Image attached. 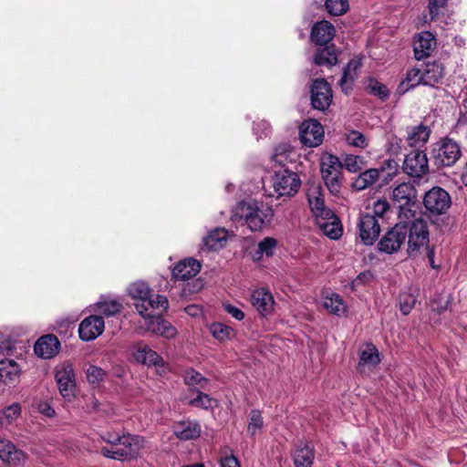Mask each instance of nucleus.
Returning a JSON list of instances; mask_svg holds the SVG:
<instances>
[{
  "mask_svg": "<svg viewBox=\"0 0 467 467\" xmlns=\"http://www.w3.org/2000/svg\"><path fill=\"white\" fill-rule=\"evenodd\" d=\"M274 217L271 205L254 200L238 202L233 209L232 218L244 220L247 227L253 231H259L268 225Z\"/></svg>",
  "mask_w": 467,
  "mask_h": 467,
  "instance_id": "f257e3e1",
  "label": "nucleus"
},
{
  "mask_svg": "<svg viewBox=\"0 0 467 467\" xmlns=\"http://www.w3.org/2000/svg\"><path fill=\"white\" fill-rule=\"evenodd\" d=\"M128 293L135 300V308L141 317L152 316L168 308L166 296L153 294L145 282L132 283L128 288Z\"/></svg>",
  "mask_w": 467,
  "mask_h": 467,
  "instance_id": "f03ea898",
  "label": "nucleus"
},
{
  "mask_svg": "<svg viewBox=\"0 0 467 467\" xmlns=\"http://www.w3.org/2000/svg\"><path fill=\"white\" fill-rule=\"evenodd\" d=\"M390 200L398 209L399 220L407 221L416 216L417 190L412 183H400L392 190Z\"/></svg>",
  "mask_w": 467,
  "mask_h": 467,
  "instance_id": "7ed1b4c3",
  "label": "nucleus"
},
{
  "mask_svg": "<svg viewBox=\"0 0 467 467\" xmlns=\"http://www.w3.org/2000/svg\"><path fill=\"white\" fill-rule=\"evenodd\" d=\"M102 441L110 444L118 445L124 461L136 459L140 456V451L145 447L146 441L139 435L125 433L122 435L105 432L100 435Z\"/></svg>",
  "mask_w": 467,
  "mask_h": 467,
  "instance_id": "20e7f679",
  "label": "nucleus"
},
{
  "mask_svg": "<svg viewBox=\"0 0 467 467\" xmlns=\"http://www.w3.org/2000/svg\"><path fill=\"white\" fill-rule=\"evenodd\" d=\"M431 154L438 168L451 167L462 157V148L459 142L445 137L433 144Z\"/></svg>",
  "mask_w": 467,
  "mask_h": 467,
  "instance_id": "39448f33",
  "label": "nucleus"
},
{
  "mask_svg": "<svg viewBox=\"0 0 467 467\" xmlns=\"http://www.w3.org/2000/svg\"><path fill=\"white\" fill-rule=\"evenodd\" d=\"M320 170L327 190L332 195L337 196L340 192L342 185L341 161L337 157L328 155L323 158Z\"/></svg>",
  "mask_w": 467,
  "mask_h": 467,
  "instance_id": "423d86ee",
  "label": "nucleus"
},
{
  "mask_svg": "<svg viewBox=\"0 0 467 467\" xmlns=\"http://www.w3.org/2000/svg\"><path fill=\"white\" fill-rule=\"evenodd\" d=\"M408 225V254L415 255L421 247L429 243V230L427 223L420 217L407 220Z\"/></svg>",
  "mask_w": 467,
  "mask_h": 467,
  "instance_id": "0eeeda50",
  "label": "nucleus"
},
{
  "mask_svg": "<svg viewBox=\"0 0 467 467\" xmlns=\"http://www.w3.org/2000/svg\"><path fill=\"white\" fill-rule=\"evenodd\" d=\"M408 234L406 221L399 222L389 229L379 241L378 249L380 253L392 254L397 253L405 244Z\"/></svg>",
  "mask_w": 467,
  "mask_h": 467,
  "instance_id": "6e6552de",
  "label": "nucleus"
},
{
  "mask_svg": "<svg viewBox=\"0 0 467 467\" xmlns=\"http://www.w3.org/2000/svg\"><path fill=\"white\" fill-rule=\"evenodd\" d=\"M426 211L433 215L445 213L451 205L450 194L441 187H433L423 197Z\"/></svg>",
  "mask_w": 467,
  "mask_h": 467,
  "instance_id": "1a4fd4ad",
  "label": "nucleus"
},
{
  "mask_svg": "<svg viewBox=\"0 0 467 467\" xmlns=\"http://www.w3.org/2000/svg\"><path fill=\"white\" fill-rule=\"evenodd\" d=\"M402 171L412 178L420 179L429 173L427 154L421 150H413L405 155Z\"/></svg>",
  "mask_w": 467,
  "mask_h": 467,
  "instance_id": "9d476101",
  "label": "nucleus"
},
{
  "mask_svg": "<svg viewBox=\"0 0 467 467\" xmlns=\"http://www.w3.org/2000/svg\"><path fill=\"white\" fill-rule=\"evenodd\" d=\"M300 185L298 175L288 170L276 171L273 177V187L278 197L295 195Z\"/></svg>",
  "mask_w": 467,
  "mask_h": 467,
  "instance_id": "9b49d317",
  "label": "nucleus"
},
{
  "mask_svg": "<svg viewBox=\"0 0 467 467\" xmlns=\"http://www.w3.org/2000/svg\"><path fill=\"white\" fill-rule=\"evenodd\" d=\"M358 236L365 245H372L380 233L378 219L371 213L360 214L358 223Z\"/></svg>",
  "mask_w": 467,
  "mask_h": 467,
  "instance_id": "f8f14e48",
  "label": "nucleus"
},
{
  "mask_svg": "<svg viewBox=\"0 0 467 467\" xmlns=\"http://www.w3.org/2000/svg\"><path fill=\"white\" fill-rule=\"evenodd\" d=\"M332 89L324 79H316L311 87V105L315 109L325 111L332 102Z\"/></svg>",
  "mask_w": 467,
  "mask_h": 467,
  "instance_id": "ddd939ff",
  "label": "nucleus"
},
{
  "mask_svg": "<svg viewBox=\"0 0 467 467\" xmlns=\"http://www.w3.org/2000/svg\"><path fill=\"white\" fill-rule=\"evenodd\" d=\"M56 380L60 394L70 400L74 396L75 390V373L71 364L63 363L57 367L56 371Z\"/></svg>",
  "mask_w": 467,
  "mask_h": 467,
  "instance_id": "4468645a",
  "label": "nucleus"
},
{
  "mask_svg": "<svg viewBox=\"0 0 467 467\" xmlns=\"http://www.w3.org/2000/svg\"><path fill=\"white\" fill-rule=\"evenodd\" d=\"M300 139L308 147L320 145L324 139L323 126L316 119L305 120L300 126Z\"/></svg>",
  "mask_w": 467,
  "mask_h": 467,
  "instance_id": "2eb2a0df",
  "label": "nucleus"
},
{
  "mask_svg": "<svg viewBox=\"0 0 467 467\" xmlns=\"http://www.w3.org/2000/svg\"><path fill=\"white\" fill-rule=\"evenodd\" d=\"M104 331V320L100 316H90L86 317L79 325V337L84 341H90L97 338Z\"/></svg>",
  "mask_w": 467,
  "mask_h": 467,
  "instance_id": "dca6fc26",
  "label": "nucleus"
},
{
  "mask_svg": "<svg viewBox=\"0 0 467 467\" xmlns=\"http://www.w3.org/2000/svg\"><path fill=\"white\" fill-rule=\"evenodd\" d=\"M162 312L160 311L152 316L142 317L146 320V329L152 334L171 338L176 335V330L168 321L161 317Z\"/></svg>",
  "mask_w": 467,
  "mask_h": 467,
  "instance_id": "f3484780",
  "label": "nucleus"
},
{
  "mask_svg": "<svg viewBox=\"0 0 467 467\" xmlns=\"http://www.w3.org/2000/svg\"><path fill=\"white\" fill-rule=\"evenodd\" d=\"M436 46V39L432 33L424 31L420 33L413 42L414 56L417 60L429 57Z\"/></svg>",
  "mask_w": 467,
  "mask_h": 467,
  "instance_id": "a211bd4d",
  "label": "nucleus"
},
{
  "mask_svg": "<svg viewBox=\"0 0 467 467\" xmlns=\"http://www.w3.org/2000/svg\"><path fill=\"white\" fill-rule=\"evenodd\" d=\"M307 199L311 212L316 216V220L323 216H332L333 211L325 205L320 186H312L309 188Z\"/></svg>",
  "mask_w": 467,
  "mask_h": 467,
  "instance_id": "6ab92c4d",
  "label": "nucleus"
},
{
  "mask_svg": "<svg viewBox=\"0 0 467 467\" xmlns=\"http://www.w3.org/2000/svg\"><path fill=\"white\" fill-rule=\"evenodd\" d=\"M133 356L138 362L147 366L161 367L164 364L160 355L142 341L134 345Z\"/></svg>",
  "mask_w": 467,
  "mask_h": 467,
  "instance_id": "aec40b11",
  "label": "nucleus"
},
{
  "mask_svg": "<svg viewBox=\"0 0 467 467\" xmlns=\"http://www.w3.org/2000/svg\"><path fill=\"white\" fill-rule=\"evenodd\" d=\"M60 343L56 336L46 335L36 342L34 350L42 358H51L58 353Z\"/></svg>",
  "mask_w": 467,
  "mask_h": 467,
  "instance_id": "412c9836",
  "label": "nucleus"
},
{
  "mask_svg": "<svg viewBox=\"0 0 467 467\" xmlns=\"http://www.w3.org/2000/svg\"><path fill=\"white\" fill-rule=\"evenodd\" d=\"M201 270V263L193 258L180 261L172 270L175 280L186 281L194 277Z\"/></svg>",
  "mask_w": 467,
  "mask_h": 467,
  "instance_id": "4be33fe9",
  "label": "nucleus"
},
{
  "mask_svg": "<svg viewBox=\"0 0 467 467\" xmlns=\"http://www.w3.org/2000/svg\"><path fill=\"white\" fill-rule=\"evenodd\" d=\"M251 303L262 316H267L273 311L275 301L269 291L260 288L252 293Z\"/></svg>",
  "mask_w": 467,
  "mask_h": 467,
  "instance_id": "5701e85b",
  "label": "nucleus"
},
{
  "mask_svg": "<svg viewBox=\"0 0 467 467\" xmlns=\"http://www.w3.org/2000/svg\"><path fill=\"white\" fill-rule=\"evenodd\" d=\"M335 36L334 26L327 21L316 23L311 30V39L314 43L321 46H327Z\"/></svg>",
  "mask_w": 467,
  "mask_h": 467,
  "instance_id": "b1692460",
  "label": "nucleus"
},
{
  "mask_svg": "<svg viewBox=\"0 0 467 467\" xmlns=\"http://www.w3.org/2000/svg\"><path fill=\"white\" fill-rule=\"evenodd\" d=\"M317 223L325 235L330 239L337 240L342 235V224L335 213L332 216H323L317 220Z\"/></svg>",
  "mask_w": 467,
  "mask_h": 467,
  "instance_id": "393cba45",
  "label": "nucleus"
},
{
  "mask_svg": "<svg viewBox=\"0 0 467 467\" xmlns=\"http://www.w3.org/2000/svg\"><path fill=\"white\" fill-rule=\"evenodd\" d=\"M201 431V425L197 421H180L173 427L174 435L181 441L197 439Z\"/></svg>",
  "mask_w": 467,
  "mask_h": 467,
  "instance_id": "a878e982",
  "label": "nucleus"
},
{
  "mask_svg": "<svg viewBox=\"0 0 467 467\" xmlns=\"http://www.w3.org/2000/svg\"><path fill=\"white\" fill-rule=\"evenodd\" d=\"M21 368L13 359L0 360V381L5 385L18 382Z\"/></svg>",
  "mask_w": 467,
  "mask_h": 467,
  "instance_id": "bb28decb",
  "label": "nucleus"
},
{
  "mask_svg": "<svg viewBox=\"0 0 467 467\" xmlns=\"http://www.w3.org/2000/svg\"><path fill=\"white\" fill-rule=\"evenodd\" d=\"M315 451L309 443H300L293 453L295 467H312Z\"/></svg>",
  "mask_w": 467,
  "mask_h": 467,
  "instance_id": "cd10ccee",
  "label": "nucleus"
},
{
  "mask_svg": "<svg viewBox=\"0 0 467 467\" xmlns=\"http://www.w3.org/2000/svg\"><path fill=\"white\" fill-rule=\"evenodd\" d=\"M313 62L317 66L331 67L337 62V52L334 45L318 47L314 55Z\"/></svg>",
  "mask_w": 467,
  "mask_h": 467,
  "instance_id": "c85d7f7f",
  "label": "nucleus"
},
{
  "mask_svg": "<svg viewBox=\"0 0 467 467\" xmlns=\"http://www.w3.org/2000/svg\"><path fill=\"white\" fill-rule=\"evenodd\" d=\"M322 299L323 306L331 314L340 316L346 312L347 306L338 294L333 291H325Z\"/></svg>",
  "mask_w": 467,
  "mask_h": 467,
  "instance_id": "c756f323",
  "label": "nucleus"
},
{
  "mask_svg": "<svg viewBox=\"0 0 467 467\" xmlns=\"http://www.w3.org/2000/svg\"><path fill=\"white\" fill-rule=\"evenodd\" d=\"M360 67L361 61L359 59H352L344 68L342 77L338 81V84L344 92H348L352 88V85L358 77V70Z\"/></svg>",
  "mask_w": 467,
  "mask_h": 467,
  "instance_id": "7c9ffc66",
  "label": "nucleus"
},
{
  "mask_svg": "<svg viewBox=\"0 0 467 467\" xmlns=\"http://www.w3.org/2000/svg\"><path fill=\"white\" fill-rule=\"evenodd\" d=\"M431 135V129L423 124L411 127L407 131V142L410 147L425 144Z\"/></svg>",
  "mask_w": 467,
  "mask_h": 467,
  "instance_id": "2f4dec72",
  "label": "nucleus"
},
{
  "mask_svg": "<svg viewBox=\"0 0 467 467\" xmlns=\"http://www.w3.org/2000/svg\"><path fill=\"white\" fill-rule=\"evenodd\" d=\"M228 237V232L224 228H215L203 237V244L208 250H219L223 248Z\"/></svg>",
  "mask_w": 467,
  "mask_h": 467,
  "instance_id": "473e14b6",
  "label": "nucleus"
},
{
  "mask_svg": "<svg viewBox=\"0 0 467 467\" xmlns=\"http://www.w3.org/2000/svg\"><path fill=\"white\" fill-rule=\"evenodd\" d=\"M0 459L3 462L16 464L24 459V453L16 450L10 441L0 438Z\"/></svg>",
  "mask_w": 467,
  "mask_h": 467,
  "instance_id": "72a5a7b5",
  "label": "nucleus"
},
{
  "mask_svg": "<svg viewBox=\"0 0 467 467\" xmlns=\"http://www.w3.org/2000/svg\"><path fill=\"white\" fill-rule=\"evenodd\" d=\"M21 413L22 407L18 402L0 410V429L7 430L21 416Z\"/></svg>",
  "mask_w": 467,
  "mask_h": 467,
  "instance_id": "f704fd0d",
  "label": "nucleus"
},
{
  "mask_svg": "<svg viewBox=\"0 0 467 467\" xmlns=\"http://www.w3.org/2000/svg\"><path fill=\"white\" fill-rule=\"evenodd\" d=\"M443 77V67L441 65L437 63L427 64L422 71V85L435 87Z\"/></svg>",
  "mask_w": 467,
  "mask_h": 467,
  "instance_id": "c9c22d12",
  "label": "nucleus"
},
{
  "mask_svg": "<svg viewBox=\"0 0 467 467\" xmlns=\"http://www.w3.org/2000/svg\"><path fill=\"white\" fill-rule=\"evenodd\" d=\"M379 362L380 358L378 349L374 345L368 344L359 353L358 368L359 370H363L366 366L376 367Z\"/></svg>",
  "mask_w": 467,
  "mask_h": 467,
  "instance_id": "e433bc0d",
  "label": "nucleus"
},
{
  "mask_svg": "<svg viewBox=\"0 0 467 467\" xmlns=\"http://www.w3.org/2000/svg\"><path fill=\"white\" fill-rule=\"evenodd\" d=\"M381 179L380 170L368 169L361 172L355 180L353 186L360 191L373 185L378 180Z\"/></svg>",
  "mask_w": 467,
  "mask_h": 467,
  "instance_id": "4c0bfd02",
  "label": "nucleus"
},
{
  "mask_svg": "<svg viewBox=\"0 0 467 467\" xmlns=\"http://www.w3.org/2000/svg\"><path fill=\"white\" fill-rule=\"evenodd\" d=\"M277 247V240L274 237H265L259 242L257 250L254 252L253 258L256 261L261 260L263 256L270 257L274 255Z\"/></svg>",
  "mask_w": 467,
  "mask_h": 467,
  "instance_id": "58836bf2",
  "label": "nucleus"
},
{
  "mask_svg": "<svg viewBox=\"0 0 467 467\" xmlns=\"http://www.w3.org/2000/svg\"><path fill=\"white\" fill-rule=\"evenodd\" d=\"M378 170H380L383 183L387 184L398 175L399 164L396 161L389 159L384 161Z\"/></svg>",
  "mask_w": 467,
  "mask_h": 467,
  "instance_id": "ea45409f",
  "label": "nucleus"
},
{
  "mask_svg": "<svg viewBox=\"0 0 467 467\" xmlns=\"http://www.w3.org/2000/svg\"><path fill=\"white\" fill-rule=\"evenodd\" d=\"M210 332L215 339L221 342L229 340L234 336V330L231 327L220 322L213 323L210 326Z\"/></svg>",
  "mask_w": 467,
  "mask_h": 467,
  "instance_id": "a19ab883",
  "label": "nucleus"
},
{
  "mask_svg": "<svg viewBox=\"0 0 467 467\" xmlns=\"http://www.w3.org/2000/svg\"><path fill=\"white\" fill-rule=\"evenodd\" d=\"M420 84H422V71L414 67L408 70L406 78L400 85V89L405 92Z\"/></svg>",
  "mask_w": 467,
  "mask_h": 467,
  "instance_id": "79ce46f5",
  "label": "nucleus"
},
{
  "mask_svg": "<svg viewBox=\"0 0 467 467\" xmlns=\"http://www.w3.org/2000/svg\"><path fill=\"white\" fill-rule=\"evenodd\" d=\"M184 383L189 387L199 386L205 389L208 383V379L204 378L200 372L193 368H189L184 373Z\"/></svg>",
  "mask_w": 467,
  "mask_h": 467,
  "instance_id": "37998d69",
  "label": "nucleus"
},
{
  "mask_svg": "<svg viewBox=\"0 0 467 467\" xmlns=\"http://www.w3.org/2000/svg\"><path fill=\"white\" fill-rule=\"evenodd\" d=\"M342 163V168L344 167L350 172H358L361 171L365 165V161L362 156L347 154Z\"/></svg>",
  "mask_w": 467,
  "mask_h": 467,
  "instance_id": "c03bdc74",
  "label": "nucleus"
},
{
  "mask_svg": "<svg viewBox=\"0 0 467 467\" xmlns=\"http://www.w3.org/2000/svg\"><path fill=\"white\" fill-rule=\"evenodd\" d=\"M98 311L107 317L115 316L119 313L122 305L117 300L100 301L98 302Z\"/></svg>",
  "mask_w": 467,
  "mask_h": 467,
  "instance_id": "a18cd8bd",
  "label": "nucleus"
},
{
  "mask_svg": "<svg viewBox=\"0 0 467 467\" xmlns=\"http://www.w3.org/2000/svg\"><path fill=\"white\" fill-rule=\"evenodd\" d=\"M195 391L197 393V397L189 401L191 406L204 410H208L213 407V404L216 402L214 399L199 389H195Z\"/></svg>",
  "mask_w": 467,
  "mask_h": 467,
  "instance_id": "49530a36",
  "label": "nucleus"
},
{
  "mask_svg": "<svg viewBox=\"0 0 467 467\" xmlns=\"http://www.w3.org/2000/svg\"><path fill=\"white\" fill-rule=\"evenodd\" d=\"M348 0H327L326 8L333 16H341L348 9Z\"/></svg>",
  "mask_w": 467,
  "mask_h": 467,
  "instance_id": "de8ad7c7",
  "label": "nucleus"
},
{
  "mask_svg": "<svg viewBox=\"0 0 467 467\" xmlns=\"http://www.w3.org/2000/svg\"><path fill=\"white\" fill-rule=\"evenodd\" d=\"M346 140L348 145L364 149L368 146L367 138L358 130H351L346 135Z\"/></svg>",
  "mask_w": 467,
  "mask_h": 467,
  "instance_id": "09e8293b",
  "label": "nucleus"
},
{
  "mask_svg": "<svg viewBox=\"0 0 467 467\" xmlns=\"http://www.w3.org/2000/svg\"><path fill=\"white\" fill-rule=\"evenodd\" d=\"M416 296L411 293H401L399 296L400 308L403 315L411 312L416 303Z\"/></svg>",
  "mask_w": 467,
  "mask_h": 467,
  "instance_id": "8fccbe9b",
  "label": "nucleus"
},
{
  "mask_svg": "<svg viewBox=\"0 0 467 467\" xmlns=\"http://www.w3.org/2000/svg\"><path fill=\"white\" fill-rule=\"evenodd\" d=\"M368 89L370 94L377 96L381 99H386L389 96V91L387 88V87L384 84L373 78L369 79Z\"/></svg>",
  "mask_w": 467,
  "mask_h": 467,
  "instance_id": "3c124183",
  "label": "nucleus"
},
{
  "mask_svg": "<svg viewBox=\"0 0 467 467\" xmlns=\"http://www.w3.org/2000/svg\"><path fill=\"white\" fill-rule=\"evenodd\" d=\"M263 426V419L259 410H254L250 413V420L247 427V431L251 435H254L256 430L261 429Z\"/></svg>",
  "mask_w": 467,
  "mask_h": 467,
  "instance_id": "603ef678",
  "label": "nucleus"
},
{
  "mask_svg": "<svg viewBox=\"0 0 467 467\" xmlns=\"http://www.w3.org/2000/svg\"><path fill=\"white\" fill-rule=\"evenodd\" d=\"M86 375L89 383L96 384L103 380L105 371L97 366H89L86 371Z\"/></svg>",
  "mask_w": 467,
  "mask_h": 467,
  "instance_id": "864d4df0",
  "label": "nucleus"
},
{
  "mask_svg": "<svg viewBox=\"0 0 467 467\" xmlns=\"http://www.w3.org/2000/svg\"><path fill=\"white\" fill-rule=\"evenodd\" d=\"M446 5V0H429L428 8L431 20L435 19L442 7Z\"/></svg>",
  "mask_w": 467,
  "mask_h": 467,
  "instance_id": "5fc2aeb1",
  "label": "nucleus"
},
{
  "mask_svg": "<svg viewBox=\"0 0 467 467\" xmlns=\"http://www.w3.org/2000/svg\"><path fill=\"white\" fill-rule=\"evenodd\" d=\"M120 450H119L118 445H111L110 448L103 447L101 449V454L109 459H113L117 461H124L122 455H120Z\"/></svg>",
  "mask_w": 467,
  "mask_h": 467,
  "instance_id": "6e6d98bb",
  "label": "nucleus"
},
{
  "mask_svg": "<svg viewBox=\"0 0 467 467\" xmlns=\"http://www.w3.org/2000/svg\"><path fill=\"white\" fill-rule=\"evenodd\" d=\"M87 410L88 412H98L103 415L109 412V409L100 403L97 399L93 398L87 403Z\"/></svg>",
  "mask_w": 467,
  "mask_h": 467,
  "instance_id": "4d7b16f0",
  "label": "nucleus"
},
{
  "mask_svg": "<svg viewBox=\"0 0 467 467\" xmlns=\"http://www.w3.org/2000/svg\"><path fill=\"white\" fill-rule=\"evenodd\" d=\"M270 126L268 122L262 120L254 125V133L257 137V139H261L263 137H266L269 133Z\"/></svg>",
  "mask_w": 467,
  "mask_h": 467,
  "instance_id": "13d9d810",
  "label": "nucleus"
},
{
  "mask_svg": "<svg viewBox=\"0 0 467 467\" xmlns=\"http://www.w3.org/2000/svg\"><path fill=\"white\" fill-rule=\"evenodd\" d=\"M389 209V204L386 200H378L373 205V215L382 217Z\"/></svg>",
  "mask_w": 467,
  "mask_h": 467,
  "instance_id": "bf43d9fd",
  "label": "nucleus"
},
{
  "mask_svg": "<svg viewBox=\"0 0 467 467\" xmlns=\"http://www.w3.org/2000/svg\"><path fill=\"white\" fill-rule=\"evenodd\" d=\"M223 309L236 320L241 321L244 317V313L240 308L230 304H223Z\"/></svg>",
  "mask_w": 467,
  "mask_h": 467,
  "instance_id": "052dcab7",
  "label": "nucleus"
},
{
  "mask_svg": "<svg viewBox=\"0 0 467 467\" xmlns=\"http://www.w3.org/2000/svg\"><path fill=\"white\" fill-rule=\"evenodd\" d=\"M39 413L48 417L52 418L55 416V410L51 407V405L46 401H40L37 404L36 407Z\"/></svg>",
  "mask_w": 467,
  "mask_h": 467,
  "instance_id": "680f3d73",
  "label": "nucleus"
},
{
  "mask_svg": "<svg viewBox=\"0 0 467 467\" xmlns=\"http://www.w3.org/2000/svg\"><path fill=\"white\" fill-rule=\"evenodd\" d=\"M373 278V275L370 271H365L360 273L356 279L353 281V286L364 285L370 282Z\"/></svg>",
  "mask_w": 467,
  "mask_h": 467,
  "instance_id": "e2e57ef3",
  "label": "nucleus"
},
{
  "mask_svg": "<svg viewBox=\"0 0 467 467\" xmlns=\"http://www.w3.org/2000/svg\"><path fill=\"white\" fill-rule=\"evenodd\" d=\"M221 467H241L239 461L234 455L225 456L221 460Z\"/></svg>",
  "mask_w": 467,
  "mask_h": 467,
  "instance_id": "0e129e2a",
  "label": "nucleus"
},
{
  "mask_svg": "<svg viewBox=\"0 0 467 467\" xmlns=\"http://www.w3.org/2000/svg\"><path fill=\"white\" fill-rule=\"evenodd\" d=\"M288 150H289V146H288V145H280V146H278V147H276V148L275 149V153H274V155H273V157H272V158H273L274 160H275L276 161H279L277 160V157H278L279 155H281V154H283V153H285V152L288 151Z\"/></svg>",
  "mask_w": 467,
  "mask_h": 467,
  "instance_id": "69168bd1",
  "label": "nucleus"
},
{
  "mask_svg": "<svg viewBox=\"0 0 467 467\" xmlns=\"http://www.w3.org/2000/svg\"><path fill=\"white\" fill-rule=\"evenodd\" d=\"M426 254L429 259L431 266L433 269L437 268V266L434 264V250L432 248H430L428 245L426 246Z\"/></svg>",
  "mask_w": 467,
  "mask_h": 467,
  "instance_id": "338daca9",
  "label": "nucleus"
},
{
  "mask_svg": "<svg viewBox=\"0 0 467 467\" xmlns=\"http://www.w3.org/2000/svg\"><path fill=\"white\" fill-rule=\"evenodd\" d=\"M400 140L396 139L395 142H391L389 150L393 154H398L400 150Z\"/></svg>",
  "mask_w": 467,
  "mask_h": 467,
  "instance_id": "774afa93",
  "label": "nucleus"
}]
</instances>
